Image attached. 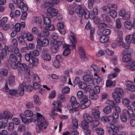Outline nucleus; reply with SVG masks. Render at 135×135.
Here are the masks:
<instances>
[{"mask_svg":"<svg viewBox=\"0 0 135 135\" xmlns=\"http://www.w3.org/2000/svg\"><path fill=\"white\" fill-rule=\"evenodd\" d=\"M126 84V86L128 87L129 89L132 91H135V86L133 82H131L130 81H127Z\"/></svg>","mask_w":135,"mask_h":135,"instance_id":"13","label":"nucleus"},{"mask_svg":"<svg viewBox=\"0 0 135 135\" xmlns=\"http://www.w3.org/2000/svg\"><path fill=\"white\" fill-rule=\"evenodd\" d=\"M85 10L86 9L82 7L81 5H79L77 6L75 9V12L77 14L79 15V17H81L84 15Z\"/></svg>","mask_w":135,"mask_h":135,"instance_id":"8","label":"nucleus"},{"mask_svg":"<svg viewBox=\"0 0 135 135\" xmlns=\"http://www.w3.org/2000/svg\"><path fill=\"white\" fill-rule=\"evenodd\" d=\"M38 45L40 47H45L49 45V40L46 38H44L42 41L39 38L36 39Z\"/></svg>","mask_w":135,"mask_h":135,"instance_id":"5","label":"nucleus"},{"mask_svg":"<svg viewBox=\"0 0 135 135\" xmlns=\"http://www.w3.org/2000/svg\"><path fill=\"white\" fill-rule=\"evenodd\" d=\"M41 34L43 37H46L49 36L50 33L48 30L45 29L41 31Z\"/></svg>","mask_w":135,"mask_h":135,"instance_id":"38","label":"nucleus"},{"mask_svg":"<svg viewBox=\"0 0 135 135\" xmlns=\"http://www.w3.org/2000/svg\"><path fill=\"white\" fill-rule=\"evenodd\" d=\"M13 123L16 125L19 124L20 123V121L18 118H13L12 119Z\"/></svg>","mask_w":135,"mask_h":135,"instance_id":"61","label":"nucleus"},{"mask_svg":"<svg viewBox=\"0 0 135 135\" xmlns=\"http://www.w3.org/2000/svg\"><path fill=\"white\" fill-rule=\"evenodd\" d=\"M35 22L37 24L39 25L40 28H41L42 27V20L41 18L40 17H35L34 18Z\"/></svg>","mask_w":135,"mask_h":135,"instance_id":"24","label":"nucleus"},{"mask_svg":"<svg viewBox=\"0 0 135 135\" xmlns=\"http://www.w3.org/2000/svg\"><path fill=\"white\" fill-rule=\"evenodd\" d=\"M85 11L84 14L85 19L86 20H88L89 18H90L91 19H93V18H92V17H90V12L87 9L85 10Z\"/></svg>","mask_w":135,"mask_h":135,"instance_id":"45","label":"nucleus"},{"mask_svg":"<svg viewBox=\"0 0 135 135\" xmlns=\"http://www.w3.org/2000/svg\"><path fill=\"white\" fill-rule=\"evenodd\" d=\"M100 17L103 22L109 23H111L112 21L110 20V17L107 14H102L101 15Z\"/></svg>","mask_w":135,"mask_h":135,"instance_id":"12","label":"nucleus"},{"mask_svg":"<svg viewBox=\"0 0 135 135\" xmlns=\"http://www.w3.org/2000/svg\"><path fill=\"white\" fill-rule=\"evenodd\" d=\"M112 118L113 117L112 116L109 117L108 118H107L106 116H103L102 117L101 119V121L104 123H105L108 122L110 123L112 122V120H110V119H112Z\"/></svg>","mask_w":135,"mask_h":135,"instance_id":"16","label":"nucleus"},{"mask_svg":"<svg viewBox=\"0 0 135 135\" xmlns=\"http://www.w3.org/2000/svg\"><path fill=\"white\" fill-rule=\"evenodd\" d=\"M108 27L106 23L103 22L99 23L98 26L99 28L101 30L107 28Z\"/></svg>","mask_w":135,"mask_h":135,"instance_id":"43","label":"nucleus"},{"mask_svg":"<svg viewBox=\"0 0 135 135\" xmlns=\"http://www.w3.org/2000/svg\"><path fill=\"white\" fill-rule=\"evenodd\" d=\"M81 126L83 129L85 130L87 129L89 127L87 121L84 120L82 121L81 123Z\"/></svg>","mask_w":135,"mask_h":135,"instance_id":"29","label":"nucleus"},{"mask_svg":"<svg viewBox=\"0 0 135 135\" xmlns=\"http://www.w3.org/2000/svg\"><path fill=\"white\" fill-rule=\"evenodd\" d=\"M102 80V79L100 77L97 76V78H94L93 79L92 83L94 85H99Z\"/></svg>","mask_w":135,"mask_h":135,"instance_id":"20","label":"nucleus"},{"mask_svg":"<svg viewBox=\"0 0 135 135\" xmlns=\"http://www.w3.org/2000/svg\"><path fill=\"white\" fill-rule=\"evenodd\" d=\"M108 40V38L107 36L103 35L100 37V41L102 43H105Z\"/></svg>","mask_w":135,"mask_h":135,"instance_id":"41","label":"nucleus"},{"mask_svg":"<svg viewBox=\"0 0 135 135\" xmlns=\"http://www.w3.org/2000/svg\"><path fill=\"white\" fill-rule=\"evenodd\" d=\"M89 98L90 99L97 100L98 98V96L95 93H91L90 94Z\"/></svg>","mask_w":135,"mask_h":135,"instance_id":"42","label":"nucleus"},{"mask_svg":"<svg viewBox=\"0 0 135 135\" xmlns=\"http://www.w3.org/2000/svg\"><path fill=\"white\" fill-rule=\"evenodd\" d=\"M128 68H129L131 70L134 71L135 70V61L133 62L130 65L128 66Z\"/></svg>","mask_w":135,"mask_h":135,"instance_id":"60","label":"nucleus"},{"mask_svg":"<svg viewBox=\"0 0 135 135\" xmlns=\"http://www.w3.org/2000/svg\"><path fill=\"white\" fill-rule=\"evenodd\" d=\"M14 47L12 46H10L9 47H8L7 46H5L4 48V49H5L6 51L7 50L9 52H11L13 50Z\"/></svg>","mask_w":135,"mask_h":135,"instance_id":"59","label":"nucleus"},{"mask_svg":"<svg viewBox=\"0 0 135 135\" xmlns=\"http://www.w3.org/2000/svg\"><path fill=\"white\" fill-rule=\"evenodd\" d=\"M95 131L98 135H103L104 133V130L101 128H96Z\"/></svg>","mask_w":135,"mask_h":135,"instance_id":"34","label":"nucleus"},{"mask_svg":"<svg viewBox=\"0 0 135 135\" xmlns=\"http://www.w3.org/2000/svg\"><path fill=\"white\" fill-rule=\"evenodd\" d=\"M42 58L44 61H50L51 59L50 55L47 53H45L42 55Z\"/></svg>","mask_w":135,"mask_h":135,"instance_id":"18","label":"nucleus"},{"mask_svg":"<svg viewBox=\"0 0 135 135\" xmlns=\"http://www.w3.org/2000/svg\"><path fill=\"white\" fill-rule=\"evenodd\" d=\"M71 103V108H78L80 106V104L77 102L74 96L72 97L70 99Z\"/></svg>","mask_w":135,"mask_h":135,"instance_id":"11","label":"nucleus"},{"mask_svg":"<svg viewBox=\"0 0 135 135\" xmlns=\"http://www.w3.org/2000/svg\"><path fill=\"white\" fill-rule=\"evenodd\" d=\"M108 13H109L110 16L113 18H115L117 17V13L114 10L110 9L108 12Z\"/></svg>","mask_w":135,"mask_h":135,"instance_id":"23","label":"nucleus"},{"mask_svg":"<svg viewBox=\"0 0 135 135\" xmlns=\"http://www.w3.org/2000/svg\"><path fill=\"white\" fill-rule=\"evenodd\" d=\"M131 34L130 35H128L126 36L125 39L126 43L130 44L131 42L132 38H131V39H130V38H131Z\"/></svg>","mask_w":135,"mask_h":135,"instance_id":"53","label":"nucleus"},{"mask_svg":"<svg viewBox=\"0 0 135 135\" xmlns=\"http://www.w3.org/2000/svg\"><path fill=\"white\" fill-rule=\"evenodd\" d=\"M64 59L59 55H57L55 57V60L53 63L54 66L56 68H59L60 66V62H62Z\"/></svg>","mask_w":135,"mask_h":135,"instance_id":"6","label":"nucleus"},{"mask_svg":"<svg viewBox=\"0 0 135 135\" xmlns=\"http://www.w3.org/2000/svg\"><path fill=\"white\" fill-rule=\"evenodd\" d=\"M7 51L5 49L2 48L0 52V59L2 60L6 58L7 56Z\"/></svg>","mask_w":135,"mask_h":135,"instance_id":"15","label":"nucleus"},{"mask_svg":"<svg viewBox=\"0 0 135 135\" xmlns=\"http://www.w3.org/2000/svg\"><path fill=\"white\" fill-rule=\"evenodd\" d=\"M131 14L129 12H127L123 16H122V18L124 20H128L129 19Z\"/></svg>","mask_w":135,"mask_h":135,"instance_id":"51","label":"nucleus"},{"mask_svg":"<svg viewBox=\"0 0 135 135\" xmlns=\"http://www.w3.org/2000/svg\"><path fill=\"white\" fill-rule=\"evenodd\" d=\"M11 44L14 47H17L18 44L17 40L15 38H13L11 41Z\"/></svg>","mask_w":135,"mask_h":135,"instance_id":"62","label":"nucleus"},{"mask_svg":"<svg viewBox=\"0 0 135 135\" xmlns=\"http://www.w3.org/2000/svg\"><path fill=\"white\" fill-rule=\"evenodd\" d=\"M131 57L130 54H128L127 56H123L122 57L123 61L125 62H129L131 60Z\"/></svg>","mask_w":135,"mask_h":135,"instance_id":"30","label":"nucleus"},{"mask_svg":"<svg viewBox=\"0 0 135 135\" xmlns=\"http://www.w3.org/2000/svg\"><path fill=\"white\" fill-rule=\"evenodd\" d=\"M31 59L33 65L34 66H36L38 63V60L37 58L32 56Z\"/></svg>","mask_w":135,"mask_h":135,"instance_id":"37","label":"nucleus"},{"mask_svg":"<svg viewBox=\"0 0 135 135\" xmlns=\"http://www.w3.org/2000/svg\"><path fill=\"white\" fill-rule=\"evenodd\" d=\"M33 118L31 120V121L32 122H35L37 119H38L41 117H42V115L41 114L37 113L36 114H33Z\"/></svg>","mask_w":135,"mask_h":135,"instance_id":"19","label":"nucleus"},{"mask_svg":"<svg viewBox=\"0 0 135 135\" xmlns=\"http://www.w3.org/2000/svg\"><path fill=\"white\" fill-rule=\"evenodd\" d=\"M9 59L12 62H17L16 56L14 54H11L10 55Z\"/></svg>","mask_w":135,"mask_h":135,"instance_id":"44","label":"nucleus"},{"mask_svg":"<svg viewBox=\"0 0 135 135\" xmlns=\"http://www.w3.org/2000/svg\"><path fill=\"white\" fill-rule=\"evenodd\" d=\"M7 129L8 130L12 131L14 128V126L13 123L10 122L7 124Z\"/></svg>","mask_w":135,"mask_h":135,"instance_id":"47","label":"nucleus"},{"mask_svg":"<svg viewBox=\"0 0 135 135\" xmlns=\"http://www.w3.org/2000/svg\"><path fill=\"white\" fill-rule=\"evenodd\" d=\"M110 33V31L109 29H105L102 31V34L103 35L107 36L109 35Z\"/></svg>","mask_w":135,"mask_h":135,"instance_id":"46","label":"nucleus"},{"mask_svg":"<svg viewBox=\"0 0 135 135\" xmlns=\"http://www.w3.org/2000/svg\"><path fill=\"white\" fill-rule=\"evenodd\" d=\"M58 100L60 103L64 102L65 100L64 94H62L60 95L58 98Z\"/></svg>","mask_w":135,"mask_h":135,"instance_id":"52","label":"nucleus"},{"mask_svg":"<svg viewBox=\"0 0 135 135\" xmlns=\"http://www.w3.org/2000/svg\"><path fill=\"white\" fill-rule=\"evenodd\" d=\"M17 130L20 132H23L26 130V127L23 124H20L18 127Z\"/></svg>","mask_w":135,"mask_h":135,"instance_id":"35","label":"nucleus"},{"mask_svg":"<svg viewBox=\"0 0 135 135\" xmlns=\"http://www.w3.org/2000/svg\"><path fill=\"white\" fill-rule=\"evenodd\" d=\"M72 122L73 124L72 126L73 128L74 129H77L78 127V122L76 119H72Z\"/></svg>","mask_w":135,"mask_h":135,"instance_id":"39","label":"nucleus"},{"mask_svg":"<svg viewBox=\"0 0 135 135\" xmlns=\"http://www.w3.org/2000/svg\"><path fill=\"white\" fill-rule=\"evenodd\" d=\"M44 21L45 24L47 25H49L51 22V20L48 17H45L44 19Z\"/></svg>","mask_w":135,"mask_h":135,"instance_id":"49","label":"nucleus"},{"mask_svg":"<svg viewBox=\"0 0 135 135\" xmlns=\"http://www.w3.org/2000/svg\"><path fill=\"white\" fill-rule=\"evenodd\" d=\"M34 99L35 103L37 105H40V102L39 101V98L37 95H35L34 96Z\"/></svg>","mask_w":135,"mask_h":135,"instance_id":"50","label":"nucleus"},{"mask_svg":"<svg viewBox=\"0 0 135 135\" xmlns=\"http://www.w3.org/2000/svg\"><path fill=\"white\" fill-rule=\"evenodd\" d=\"M21 26L20 25V23H16L15 25V30L17 32L20 31L21 28Z\"/></svg>","mask_w":135,"mask_h":135,"instance_id":"63","label":"nucleus"},{"mask_svg":"<svg viewBox=\"0 0 135 135\" xmlns=\"http://www.w3.org/2000/svg\"><path fill=\"white\" fill-rule=\"evenodd\" d=\"M15 76L12 74L9 75L8 77V81L9 85H14L15 83Z\"/></svg>","mask_w":135,"mask_h":135,"instance_id":"14","label":"nucleus"},{"mask_svg":"<svg viewBox=\"0 0 135 135\" xmlns=\"http://www.w3.org/2000/svg\"><path fill=\"white\" fill-rule=\"evenodd\" d=\"M70 53V50L69 49H65L64 51L62 54L65 56H66L68 55Z\"/></svg>","mask_w":135,"mask_h":135,"instance_id":"64","label":"nucleus"},{"mask_svg":"<svg viewBox=\"0 0 135 135\" xmlns=\"http://www.w3.org/2000/svg\"><path fill=\"white\" fill-rule=\"evenodd\" d=\"M114 91L112 93V97L115 103H119L124 94V91L122 89L120 88H115Z\"/></svg>","mask_w":135,"mask_h":135,"instance_id":"2","label":"nucleus"},{"mask_svg":"<svg viewBox=\"0 0 135 135\" xmlns=\"http://www.w3.org/2000/svg\"><path fill=\"white\" fill-rule=\"evenodd\" d=\"M93 79V76L90 74H86L83 77V79L85 81L88 82L91 81Z\"/></svg>","mask_w":135,"mask_h":135,"instance_id":"22","label":"nucleus"},{"mask_svg":"<svg viewBox=\"0 0 135 135\" xmlns=\"http://www.w3.org/2000/svg\"><path fill=\"white\" fill-rule=\"evenodd\" d=\"M27 39L29 41H31L33 40V35L31 33L28 32L27 35Z\"/></svg>","mask_w":135,"mask_h":135,"instance_id":"54","label":"nucleus"},{"mask_svg":"<svg viewBox=\"0 0 135 135\" xmlns=\"http://www.w3.org/2000/svg\"><path fill=\"white\" fill-rule=\"evenodd\" d=\"M100 123L98 120H94L93 121L91 124V125L93 128H95Z\"/></svg>","mask_w":135,"mask_h":135,"instance_id":"57","label":"nucleus"},{"mask_svg":"<svg viewBox=\"0 0 135 135\" xmlns=\"http://www.w3.org/2000/svg\"><path fill=\"white\" fill-rule=\"evenodd\" d=\"M116 82L115 81L113 82L111 80H108L106 81V86L107 87H108L112 85H113V86H114Z\"/></svg>","mask_w":135,"mask_h":135,"instance_id":"40","label":"nucleus"},{"mask_svg":"<svg viewBox=\"0 0 135 135\" xmlns=\"http://www.w3.org/2000/svg\"><path fill=\"white\" fill-rule=\"evenodd\" d=\"M22 36H19L18 38V41L19 43L21 45H23L25 44V42L24 38Z\"/></svg>","mask_w":135,"mask_h":135,"instance_id":"48","label":"nucleus"},{"mask_svg":"<svg viewBox=\"0 0 135 135\" xmlns=\"http://www.w3.org/2000/svg\"><path fill=\"white\" fill-rule=\"evenodd\" d=\"M120 119L122 122H126L127 120V117L126 115H120Z\"/></svg>","mask_w":135,"mask_h":135,"instance_id":"56","label":"nucleus"},{"mask_svg":"<svg viewBox=\"0 0 135 135\" xmlns=\"http://www.w3.org/2000/svg\"><path fill=\"white\" fill-rule=\"evenodd\" d=\"M4 117L9 119H11L13 115L11 112L5 111L3 113Z\"/></svg>","mask_w":135,"mask_h":135,"instance_id":"25","label":"nucleus"},{"mask_svg":"<svg viewBox=\"0 0 135 135\" xmlns=\"http://www.w3.org/2000/svg\"><path fill=\"white\" fill-rule=\"evenodd\" d=\"M24 86L23 84H20L18 89V93L20 96H22L24 93Z\"/></svg>","mask_w":135,"mask_h":135,"instance_id":"17","label":"nucleus"},{"mask_svg":"<svg viewBox=\"0 0 135 135\" xmlns=\"http://www.w3.org/2000/svg\"><path fill=\"white\" fill-rule=\"evenodd\" d=\"M70 91V89L68 86H65L61 90V92L63 93H68Z\"/></svg>","mask_w":135,"mask_h":135,"instance_id":"55","label":"nucleus"},{"mask_svg":"<svg viewBox=\"0 0 135 135\" xmlns=\"http://www.w3.org/2000/svg\"><path fill=\"white\" fill-rule=\"evenodd\" d=\"M24 114L26 117H31L33 115L32 112L30 110H26L24 112Z\"/></svg>","mask_w":135,"mask_h":135,"instance_id":"36","label":"nucleus"},{"mask_svg":"<svg viewBox=\"0 0 135 135\" xmlns=\"http://www.w3.org/2000/svg\"><path fill=\"white\" fill-rule=\"evenodd\" d=\"M127 113L128 115L129 118H135V113H134V111L132 109L128 108L127 109Z\"/></svg>","mask_w":135,"mask_h":135,"instance_id":"21","label":"nucleus"},{"mask_svg":"<svg viewBox=\"0 0 135 135\" xmlns=\"http://www.w3.org/2000/svg\"><path fill=\"white\" fill-rule=\"evenodd\" d=\"M79 53L81 58L83 61H87L88 59L85 56V52L83 48L81 46H80L79 47Z\"/></svg>","mask_w":135,"mask_h":135,"instance_id":"9","label":"nucleus"},{"mask_svg":"<svg viewBox=\"0 0 135 135\" xmlns=\"http://www.w3.org/2000/svg\"><path fill=\"white\" fill-rule=\"evenodd\" d=\"M47 125L46 121L42 117H41L38 120V125H36V132L40 133L42 129H45Z\"/></svg>","mask_w":135,"mask_h":135,"instance_id":"3","label":"nucleus"},{"mask_svg":"<svg viewBox=\"0 0 135 135\" xmlns=\"http://www.w3.org/2000/svg\"><path fill=\"white\" fill-rule=\"evenodd\" d=\"M79 87L82 89H85L87 87V85L85 83H80L79 84Z\"/></svg>","mask_w":135,"mask_h":135,"instance_id":"58","label":"nucleus"},{"mask_svg":"<svg viewBox=\"0 0 135 135\" xmlns=\"http://www.w3.org/2000/svg\"><path fill=\"white\" fill-rule=\"evenodd\" d=\"M119 46L121 47H124L127 49H128L130 46V44L128 43H125L122 41L119 42Z\"/></svg>","mask_w":135,"mask_h":135,"instance_id":"32","label":"nucleus"},{"mask_svg":"<svg viewBox=\"0 0 135 135\" xmlns=\"http://www.w3.org/2000/svg\"><path fill=\"white\" fill-rule=\"evenodd\" d=\"M59 49V47L58 46L54 44L52 45L51 48L52 52L53 53H56L58 51Z\"/></svg>","mask_w":135,"mask_h":135,"instance_id":"28","label":"nucleus"},{"mask_svg":"<svg viewBox=\"0 0 135 135\" xmlns=\"http://www.w3.org/2000/svg\"><path fill=\"white\" fill-rule=\"evenodd\" d=\"M47 16L51 18H52L53 16H56L58 13L57 9L50 7L47 8Z\"/></svg>","mask_w":135,"mask_h":135,"instance_id":"4","label":"nucleus"},{"mask_svg":"<svg viewBox=\"0 0 135 135\" xmlns=\"http://www.w3.org/2000/svg\"><path fill=\"white\" fill-rule=\"evenodd\" d=\"M124 25L129 30H131L133 27L132 25L129 21H126L124 22Z\"/></svg>","mask_w":135,"mask_h":135,"instance_id":"31","label":"nucleus"},{"mask_svg":"<svg viewBox=\"0 0 135 135\" xmlns=\"http://www.w3.org/2000/svg\"><path fill=\"white\" fill-rule=\"evenodd\" d=\"M122 26V24L120 19L117 18L115 21V27L118 29L120 28Z\"/></svg>","mask_w":135,"mask_h":135,"instance_id":"33","label":"nucleus"},{"mask_svg":"<svg viewBox=\"0 0 135 135\" xmlns=\"http://www.w3.org/2000/svg\"><path fill=\"white\" fill-rule=\"evenodd\" d=\"M92 116L94 119H98L100 118V112L99 108L95 107L92 110Z\"/></svg>","mask_w":135,"mask_h":135,"instance_id":"7","label":"nucleus"},{"mask_svg":"<svg viewBox=\"0 0 135 135\" xmlns=\"http://www.w3.org/2000/svg\"><path fill=\"white\" fill-rule=\"evenodd\" d=\"M131 101L128 98H124L122 100V103L124 106L127 107H128L130 106V104Z\"/></svg>","mask_w":135,"mask_h":135,"instance_id":"27","label":"nucleus"},{"mask_svg":"<svg viewBox=\"0 0 135 135\" xmlns=\"http://www.w3.org/2000/svg\"><path fill=\"white\" fill-rule=\"evenodd\" d=\"M77 96L81 104L80 108L81 109H84L90 105L91 104L90 101L88 99L87 96L85 95L84 96L83 91H79L77 93Z\"/></svg>","mask_w":135,"mask_h":135,"instance_id":"1","label":"nucleus"},{"mask_svg":"<svg viewBox=\"0 0 135 135\" xmlns=\"http://www.w3.org/2000/svg\"><path fill=\"white\" fill-rule=\"evenodd\" d=\"M112 110L111 107L109 106H107L103 109V111L105 113L108 114Z\"/></svg>","mask_w":135,"mask_h":135,"instance_id":"26","label":"nucleus"},{"mask_svg":"<svg viewBox=\"0 0 135 135\" xmlns=\"http://www.w3.org/2000/svg\"><path fill=\"white\" fill-rule=\"evenodd\" d=\"M75 34L71 31L70 32V36L69 38L71 43V45L70 46L72 47L73 49H75L76 48L75 43L77 42V41L75 38Z\"/></svg>","mask_w":135,"mask_h":135,"instance_id":"10","label":"nucleus"}]
</instances>
